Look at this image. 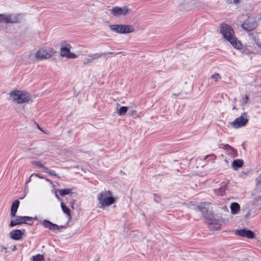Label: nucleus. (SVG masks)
Instances as JSON below:
<instances>
[{
  "instance_id": "f257e3e1",
  "label": "nucleus",
  "mask_w": 261,
  "mask_h": 261,
  "mask_svg": "<svg viewBox=\"0 0 261 261\" xmlns=\"http://www.w3.org/2000/svg\"><path fill=\"white\" fill-rule=\"evenodd\" d=\"M220 30L224 38L229 41L232 46L238 49L241 48L242 44L235 37L233 30L229 25L222 23L220 27Z\"/></svg>"
},
{
  "instance_id": "f03ea898",
  "label": "nucleus",
  "mask_w": 261,
  "mask_h": 261,
  "mask_svg": "<svg viewBox=\"0 0 261 261\" xmlns=\"http://www.w3.org/2000/svg\"><path fill=\"white\" fill-rule=\"evenodd\" d=\"M220 30L224 38L229 41L232 46L238 49L241 48L242 44L235 37L233 30L229 25L222 23L220 27Z\"/></svg>"
},
{
  "instance_id": "7ed1b4c3",
  "label": "nucleus",
  "mask_w": 261,
  "mask_h": 261,
  "mask_svg": "<svg viewBox=\"0 0 261 261\" xmlns=\"http://www.w3.org/2000/svg\"><path fill=\"white\" fill-rule=\"evenodd\" d=\"M97 200L99 204L101 205V207L103 208L109 206L115 202V198L112 196V192L109 190L102 191L99 193Z\"/></svg>"
},
{
  "instance_id": "20e7f679",
  "label": "nucleus",
  "mask_w": 261,
  "mask_h": 261,
  "mask_svg": "<svg viewBox=\"0 0 261 261\" xmlns=\"http://www.w3.org/2000/svg\"><path fill=\"white\" fill-rule=\"evenodd\" d=\"M13 100L18 104L29 102V95L28 92L19 90L13 91L10 93Z\"/></svg>"
},
{
  "instance_id": "39448f33",
  "label": "nucleus",
  "mask_w": 261,
  "mask_h": 261,
  "mask_svg": "<svg viewBox=\"0 0 261 261\" xmlns=\"http://www.w3.org/2000/svg\"><path fill=\"white\" fill-rule=\"evenodd\" d=\"M55 53L56 51L53 48H42L36 52L35 58L39 60L48 59L54 56Z\"/></svg>"
},
{
  "instance_id": "423d86ee",
  "label": "nucleus",
  "mask_w": 261,
  "mask_h": 261,
  "mask_svg": "<svg viewBox=\"0 0 261 261\" xmlns=\"http://www.w3.org/2000/svg\"><path fill=\"white\" fill-rule=\"evenodd\" d=\"M60 46V56L61 57H66L68 59H75L77 58V56L75 54L70 52V50L71 46L70 44L65 41H62L61 42Z\"/></svg>"
},
{
  "instance_id": "0eeeda50",
  "label": "nucleus",
  "mask_w": 261,
  "mask_h": 261,
  "mask_svg": "<svg viewBox=\"0 0 261 261\" xmlns=\"http://www.w3.org/2000/svg\"><path fill=\"white\" fill-rule=\"evenodd\" d=\"M33 217L29 216H18L15 220L11 221L9 226L12 227L22 224H27L32 226L33 225Z\"/></svg>"
},
{
  "instance_id": "6e6552de",
  "label": "nucleus",
  "mask_w": 261,
  "mask_h": 261,
  "mask_svg": "<svg viewBox=\"0 0 261 261\" xmlns=\"http://www.w3.org/2000/svg\"><path fill=\"white\" fill-rule=\"evenodd\" d=\"M248 122V119L247 118V114L243 113L241 115L236 118L235 120L230 122L231 125L236 128L243 127L245 126Z\"/></svg>"
},
{
  "instance_id": "1a4fd4ad",
  "label": "nucleus",
  "mask_w": 261,
  "mask_h": 261,
  "mask_svg": "<svg viewBox=\"0 0 261 261\" xmlns=\"http://www.w3.org/2000/svg\"><path fill=\"white\" fill-rule=\"evenodd\" d=\"M110 13L114 16H125L128 12L129 9L126 6L113 7L109 10Z\"/></svg>"
},
{
  "instance_id": "9d476101",
  "label": "nucleus",
  "mask_w": 261,
  "mask_h": 261,
  "mask_svg": "<svg viewBox=\"0 0 261 261\" xmlns=\"http://www.w3.org/2000/svg\"><path fill=\"white\" fill-rule=\"evenodd\" d=\"M235 234L237 236L244 238H247L249 239H252L255 237L254 233L252 231L246 229L245 228L240 230H236Z\"/></svg>"
},
{
  "instance_id": "9b49d317",
  "label": "nucleus",
  "mask_w": 261,
  "mask_h": 261,
  "mask_svg": "<svg viewBox=\"0 0 261 261\" xmlns=\"http://www.w3.org/2000/svg\"><path fill=\"white\" fill-rule=\"evenodd\" d=\"M42 224L43 226V227L45 228H47L49 229L50 230L53 231L54 232H57L60 228H63V226H59V225L54 224L50 221L47 220H44L42 222Z\"/></svg>"
},
{
  "instance_id": "f8f14e48",
  "label": "nucleus",
  "mask_w": 261,
  "mask_h": 261,
  "mask_svg": "<svg viewBox=\"0 0 261 261\" xmlns=\"http://www.w3.org/2000/svg\"><path fill=\"white\" fill-rule=\"evenodd\" d=\"M17 23L18 22V18L16 16H12L10 14H1V22Z\"/></svg>"
},
{
  "instance_id": "ddd939ff",
  "label": "nucleus",
  "mask_w": 261,
  "mask_h": 261,
  "mask_svg": "<svg viewBox=\"0 0 261 261\" xmlns=\"http://www.w3.org/2000/svg\"><path fill=\"white\" fill-rule=\"evenodd\" d=\"M25 229H15L10 232V237L14 240H20L25 233Z\"/></svg>"
},
{
  "instance_id": "4468645a",
  "label": "nucleus",
  "mask_w": 261,
  "mask_h": 261,
  "mask_svg": "<svg viewBox=\"0 0 261 261\" xmlns=\"http://www.w3.org/2000/svg\"><path fill=\"white\" fill-rule=\"evenodd\" d=\"M244 30L250 32L256 27V23L249 19L246 20L242 25Z\"/></svg>"
},
{
  "instance_id": "2eb2a0df",
  "label": "nucleus",
  "mask_w": 261,
  "mask_h": 261,
  "mask_svg": "<svg viewBox=\"0 0 261 261\" xmlns=\"http://www.w3.org/2000/svg\"><path fill=\"white\" fill-rule=\"evenodd\" d=\"M226 183L222 182L219 188L214 190V193L218 196H223L225 194L226 189Z\"/></svg>"
},
{
  "instance_id": "dca6fc26",
  "label": "nucleus",
  "mask_w": 261,
  "mask_h": 261,
  "mask_svg": "<svg viewBox=\"0 0 261 261\" xmlns=\"http://www.w3.org/2000/svg\"><path fill=\"white\" fill-rule=\"evenodd\" d=\"M224 148L225 149L227 153L232 158H235L238 156V151L233 147L228 144L224 145Z\"/></svg>"
},
{
  "instance_id": "f3484780",
  "label": "nucleus",
  "mask_w": 261,
  "mask_h": 261,
  "mask_svg": "<svg viewBox=\"0 0 261 261\" xmlns=\"http://www.w3.org/2000/svg\"><path fill=\"white\" fill-rule=\"evenodd\" d=\"M256 189L254 191L253 195H256L258 193L261 192V173L255 178Z\"/></svg>"
},
{
  "instance_id": "a211bd4d",
  "label": "nucleus",
  "mask_w": 261,
  "mask_h": 261,
  "mask_svg": "<svg viewBox=\"0 0 261 261\" xmlns=\"http://www.w3.org/2000/svg\"><path fill=\"white\" fill-rule=\"evenodd\" d=\"M19 201L18 199L15 200L12 204L11 207V216L12 217L15 216L18 207L19 206Z\"/></svg>"
},
{
  "instance_id": "6ab92c4d",
  "label": "nucleus",
  "mask_w": 261,
  "mask_h": 261,
  "mask_svg": "<svg viewBox=\"0 0 261 261\" xmlns=\"http://www.w3.org/2000/svg\"><path fill=\"white\" fill-rule=\"evenodd\" d=\"M244 162L242 160L237 159L234 160L232 163V167L235 170H237L239 168L243 166Z\"/></svg>"
},
{
  "instance_id": "aec40b11",
  "label": "nucleus",
  "mask_w": 261,
  "mask_h": 261,
  "mask_svg": "<svg viewBox=\"0 0 261 261\" xmlns=\"http://www.w3.org/2000/svg\"><path fill=\"white\" fill-rule=\"evenodd\" d=\"M109 27L113 32L118 34H122V24H112Z\"/></svg>"
},
{
  "instance_id": "412c9836",
  "label": "nucleus",
  "mask_w": 261,
  "mask_h": 261,
  "mask_svg": "<svg viewBox=\"0 0 261 261\" xmlns=\"http://www.w3.org/2000/svg\"><path fill=\"white\" fill-rule=\"evenodd\" d=\"M122 34H128L134 31V27L130 25L122 24Z\"/></svg>"
},
{
  "instance_id": "4be33fe9",
  "label": "nucleus",
  "mask_w": 261,
  "mask_h": 261,
  "mask_svg": "<svg viewBox=\"0 0 261 261\" xmlns=\"http://www.w3.org/2000/svg\"><path fill=\"white\" fill-rule=\"evenodd\" d=\"M230 210L232 214H237L240 211V205L237 202H233L231 204Z\"/></svg>"
},
{
  "instance_id": "5701e85b",
  "label": "nucleus",
  "mask_w": 261,
  "mask_h": 261,
  "mask_svg": "<svg viewBox=\"0 0 261 261\" xmlns=\"http://www.w3.org/2000/svg\"><path fill=\"white\" fill-rule=\"evenodd\" d=\"M203 205L204 204L202 203H201L200 205L197 206V209L202 213V215L205 218H206V214L208 212V209L205 206H203Z\"/></svg>"
},
{
  "instance_id": "b1692460",
  "label": "nucleus",
  "mask_w": 261,
  "mask_h": 261,
  "mask_svg": "<svg viewBox=\"0 0 261 261\" xmlns=\"http://www.w3.org/2000/svg\"><path fill=\"white\" fill-rule=\"evenodd\" d=\"M106 54L105 53H96L90 54L88 55V57L91 58L93 61H94L95 60H97L99 58H101L103 56Z\"/></svg>"
},
{
  "instance_id": "393cba45",
  "label": "nucleus",
  "mask_w": 261,
  "mask_h": 261,
  "mask_svg": "<svg viewBox=\"0 0 261 261\" xmlns=\"http://www.w3.org/2000/svg\"><path fill=\"white\" fill-rule=\"evenodd\" d=\"M61 208L64 214H66L68 217H70V211L63 202L61 203Z\"/></svg>"
},
{
  "instance_id": "a878e982",
  "label": "nucleus",
  "mask_w": 261,
  "mask_h": 261,
  "mask_svg": "<svg viewBox=\"0 0 261 261\" xmlns=\"http://www.w3.org/2000/svg\"><path fill=\"white\" fill-rule=\"evenodd\" d=\"M32 258L33 261H44V257L43 255L38 254L36 255H33L32 257Z\"/></svg>"
},
{
  "instance_id": "bb28decb",
  "label": "nucleus",
  "mask_w": 261,
  "mask_h": 261,
  "mask_svg": "<svg viewBox=\"0 0 261 261\" xmlns=\"http://www.w3.org/2000/svg\"><path fill=\"white\" fill-rule=\"evenodd\" d=\"M127 110L128 108L127 107L122 106L119 108L118 112V114L120 116H123L126 114V113L127 111Z\"/></svg>"
},
{
  "instance_id": "cd10ccee",
  "label": "nucleus",
  "mask_w": 261,
  "mask_h": 261,
  "mask_svg": "<svg viewBox=\"0 0 261 261\" xmlns=\"http://www.w3.org/2000/svg\"><path fill=\"white\" fill-rule=\"evenodd\" d=\"M72 190L71 189H61L59 191V194L62 196L69 194L72 193Z\"/></svg>"
},
{
  "instance_id": "c85d7f7f",
  "label": "nucleus",
  "mask_w": 261,
  "mask_h": 261,
  "mask_svg": "<svg viewBox=\"0 0 261 261\" xmlns=\"http://www.w3.org/2000/svg\"><path fill=\"white\" fill-rule=\"evenodd\" d=\"M249 100V97L247 95H245V96L243 97L241 100V105L242 106H244L245 105H246Z\"/></svg>"
},
{
  "instance_id": "c756f323",
  "label": "nucleus",
  "mask_w": 261,
  "mask_h": 261,
  "mask_svg": "<svg viewBox=\"0 0 261 261\" xmlns=\"http://www.w3.org/2000/svg\"><path fill=\"white\" fill-rule=\"evenodd\" d=\"M211 78L214 79L216 82H217L221 79V76L219 73H215L211 76Z\"/></svg>"
},
{
  "instance_id": "7c9ffc66",
  "label": "nucleus",
  "mask_w": 261,
  "mask_h": 261,
  "mask_svg": "<svg viewBox=\"0 0 261 261\" xmlns=\"http://www.w3.org/2000/svg\"><path fill=\"white\" fill-rule=\"evenodd\" d=\"M32 164L33 165H34L38 167H40V168H42L43 167H44V165L43 164L40 163V162H38V161H33L32 162Z\"/></svg>"
},
{
  "instance_id": "2f4dec72",
  "label": "nucleus",
  "mask_w": 261,
  "mask_h": 261,
  "mask_svg": "<svg viewBox=\"0 0 261 261\" xmlns=\"http://www.w3.org/2000/svg\"><path fill=\"white\" fill-rule=\"evenodd\" d=\"M108 55H117L119 54H122L123 56H125L126 55V53L124 51L120 52H108L107 53Z\"/></svg>"
},
{
  "instance_id": "473e14b6",
  "label": "nucleus",
  "mask_w": 261,
  "mask_h": 261,
  "mask_svg": "<svg viewBox=\"0 0 261 261\" xmlns=\"http://www.w3.org/2000/svg\"><path fill=\"white\" fill-rule=\"evenodd\" d=\"M48 174L50 176H55L57 177H59V176L58 175V174L56 173L55 171L50 170L49 171Z\"/></svg>"
},
{
  "instance_id": "72a5a7b5",
  "label": "nucleus",
  "mask_w": 261,
  "mask_h": 261,
  "mask_svg": "<svg viewBox=\"0 0 261 261\" xmlns=\"http://www.w3.org/2000/svg\"><path fill=\"white\" fill-rule=\"evenodd\" d=\"M254 202H261V195H259L257 197H255L254 198Z\"/></svg>"
},
{
  "instance_id": "f704fd0d",
  "label": "nucleus",
  "mask_w": 261,
  "mask_h": 261,
  "mask_svg": "<svg viewBox=\"0 0 261 261\" xmlns=\"http://www.w3.org/2000/svg\"><path fill=\"white\" fill-rule=\"evenodd\" d=\"M31 176H36L40 179H44V177H45L41 176V175L37 174V173H33L31 174Z\"/></svg>"
},
{
  "instance_id": "c9c22d12",
  "label": "nucleus",
  "mask_w": 261,
  "mask_h": 261,
  "mask_svg": "<svg viewBox=\"0 0 261 261\" xmlns=\"http://www.w3.org/2000/svg\"><path fill=\"white\" fill-rule=\"evenodd\" d=\"M42 169H43V171H42L43 172H45V173H46L48 174L49 171L50 170L49 169H48L47 167H45L44 166V167L42 168Z\"/></svg>"
},
{
  "instance_id": "e433bc0d",
  "label": "nucleus",
  "mask_w": 261,
  "mask_h": 261,
  "mask_svg": "<svg viewBox=\"0 0 261 261\" xmlns=\"http://www.w3.org/2000/svg\"><path fill=\"white\" fill-rule=\"evenodd\" d=\"M229 2L237 5L240 3V0H230Z\"/></svg>"
},
{
  "instance_id": "4c0bfd02",
  "label": "nucleus",
  "mask_w": 261,
  "mask_h": 261,
  "mask_svg": "<svg viewBox=\"0 0 261 261\" xmlns=\"http://www.w3.org/2000/svg\"><path fill=\"white\" fill-rule=\"evenodd\" d=\"M93 62V60L91 58H87V59H86V62L84 63V64L91 63H92Z\"/></svg>"
},
{
  "instance_id": "58836bf2",
  "label": "nucleus",
  "mask_w": 261,
  "mask_h": 261,
  "mask_svg": "<svg viewBox=\"0 0 261 261\" xmlns=\"http://www.w3.org/2000/svg\"><path fill=\"white\" fill-rule=\"evenodd\" d=\"M1 252H4L5 251L6 253L7 252V248L3 246H2L1 247Z\"/></svg>"
},
{
  "instance_id": "ea45409f",
  "label": "nucleus",
  "mask_w": 261,
  "mask_h": 261,
  "mask_svg": "<svg viewBox=\"0 0 261 261\" xmlns=\"http://www.w3.org/2000/svg\"><path fill=\"white\" fill-rule=\"evenodd\" d=\"M33 176H31V175L29 177V178L27 179V180L26 181V182L25 184H29V182H30L31 181V178Z\"/></svg>"
},
{
  "instance_id": "a19ab883",
  "label": "nucleus",
  "mask_w": 261,
  "mask_h": 261,
  "mask_svg": "<svg viewBox=\"0 0 261 261\" xmlns=\"http://www.w3.org/2000/svg\"><path fill=\"white\" fill-rule=\"evenodd\" d=\"M46 181L50 182V184H52L53 182L48 178L46 177H44V179Z\"/></svg>"
},
{
  "instance_id": "79ce46f5",
  "label": "nucleus",
  "mask_w": 261,
  "mask_h": 261,
  "mask_svg": "<svg viewBox=\"0 0 261 261\" xmlns=\"http://www.w3.org/2000/svg\"><path fill=\"white\" fill-rule=\"evenodd\" d=\"M17 249V247L16 246H14L13 248L12 249V250L13 251H15Z\"/></svg>"
},
{
  "instance_id": "37998d69",
  "label": "nucleus",
  "mask_w": 261,
  "mask_h": 261,
  "mask_svg": "<svg viewBox=\"0 0 261 261\" xmlns=\"http://www.w3.org/2000/svg\"><path fill=\"white\" fill-rule=\"evenodd\" d=\"M256 44L259 48H261V44L260 43H256Z\"/></svg>"
},
{
  "instance_id": "c03bdc74",
  "label": "nucleus",
  "mask_w": 261,
  "mask_h": 261,
  "mask_svg": "<svg viewBox=\"0 0 261 261\" xmlns=\"http://www.w3.org/2000/svg\"><path fill=\"white\" fill-rule=\"evenodd\" d=\"M237 101V98L236 97H235L234 99H233V102L234 103H235Z\"/></svg>"
},
{
  "instance_id": "a18cd8bd",
  "label": "nucleus",
  "mask_w": 261,
  "mask_h": 261,
  "mask_svg": "<svg viewBox=\"0 0 261 261\" xmlns=\"http://www.w3.org/2000/svg\"><path fill=\"white\" fill-rule=\"evenodd\" d=\"M232 109L233 110H237V108H236V107L235 105H233Z\"/></svg>"
},
{
  "instance_id": "49530a36",
  "label": "nucleus",
  "mask_w": 261,
  "mask_h": 261,
  "mask_svg": "<svg viewBox=\"0 0 261 261\" xmlns=\"http://www.w3.org/2000/svg\"><path fill=\"white\" fill-rule=\"evenodd\" d=\"M135 113H136V111H133L131 112V115H133Z\"/></svg>"
},
{
  "instance_id": "de8ad7c7",
  "label": "nucleus",
  "mask_w": 261,
  "mask_h": 261,
  "mask_svg": "<svg viewBox=\"0 0 261 261\" xmlns=\"http://www.w3.org/2000/svg\"><path fill=\"white\" fill-rule=\"evenodd\" d=\"M155 200L156 202H159V198L158 197V198L155 199Z\"/></svg>"
},
{
  "instance_id": "09e8293b",
  "label": "nucleus",
  "mask_w": 261,
  "mask_h": 261,
  "mask_svg": "<svg viewBox=\"0 0 261 261\" xmlns=\"http://www.w3.org/2000/svg\"><path fill=\"white\" fill-rule=\"evenodd\" d=\"M56 197L58 199H59V200H60V198H59V196H58V195H57V194H56Z\"/></svg>"
},
{
  "instance_id": "8fccbe9b",
  "label": "nucleus",
  "mask_w": 261,
  "mask_h": 261,
  "mask_svg": "<svg viewBox=\"0 0 261 261\" xmlns=\"http://www.w3.org/2000/svg\"><path fill=\"white\" fill-rule=\"evenodd\" d=\"M25 195L23 196H21V197L20 198V199H22L24 197Z\"/></svg>"
},
{
  "instance_id": "3c124183",
  "label": "nucleus",
  "mask_w": 261,
  "mask_h": 261,
  "mask_svg": "<svg viewBox=\"0 0 261 261\" xmlns=\"http://www.w3.org/2000/svg\"><path fill=\"white\" fill-rule=\"evenodd\" d=\"M25 195L23 196H21V197L20 198V199H22L24 197Z\"/></svg>"
},
{
  "instance_id": "603ef678",
  "label": "nucleus",
  "mask_w": 261,
  "mask_h": 261,
  "mask_svg": "<svg viewBox=\"0 0 261 261\" xmlns=\"http://www.w3.org/2000/svg\"><path fill=\"white\" fill-rule=\"evenodd\" d=\"M38 128H39V129H41L40 127H39V126H38Z\"/></svg>"
}]
</instances>
